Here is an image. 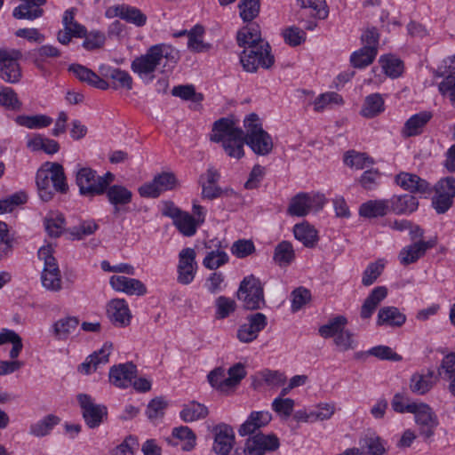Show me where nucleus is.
Returning a JSON list of instances; mask_svg holds the SVG:
<instances>
[{
  "label": "nucleus",
  "mask_w": 455,
  "mask_h": 455,
  "mask_svg": "<svg viewBox=\"0 0 455 455\" xmlns=\"http://www.w3.org/2000/svg\"><path fill=\"white\" fill-rule=\"evenodd\" d=\"M245 132L228 118L214 123L212 140L221 142L226 154L232 158L240 159L244 156L243 147L247 144L259 156H267L273 149L271 136L263 130L259 116L252 113L243 121Z\"/></svg>",
  "instance_id": "obj_1"
},
{
  "label": "nucleus",
  "mask_w": 455,
  "mask_h": 455,
  "mask_svg": "<svg viewBox=\"0 0 455 455\" xmlns=\"http://www.w3.org/2000/svg\"><path fill=\"white\" fill-rule=\"evenodd\" d=\"M180 59L179 52L170 44H155L145 54L135 58L131 64L132 70L146 84L155 79L154 73L160 68L161 73L173 69Z\"/></svg>",
  "instance_id": "obj_2"
},
{
  "label": "nucleus",
  "mask_w": 455,
  "mask_h": 455,
  "mask_svg": "<svg viewBox=\"0 0 455 455\" xmlns=\"http://www.w3.org/2000/svg\"><path fill=\"white\" fill-rule=\"evenodd\" d=\"M36 183L40 198L50 201L54 192L66 193L68 190L63 166L58 163H46L36 172Z\"/></svg>",
  "instance_id": "obj_3"
},
{
  "label": "nucleus",
  "mask_w": 455,
  "mask_h": 455,
  "mask_svg": "<svg viewBox=\"0 0 455 455\" xmlns=\"http://www.w3.org/2000/svg\"><path fill=\"white\" fill-rule=\"evenodd\" d=\"M52 253L53 248L48 244L38 250L37 256L44 261L41 275L42 285L50 291L58 292L62 289V279L57 260Z\"/></svg>",
  "instance_id": "obj_4"
},
{
  "label": "nucleus",
  "mask_w": 455,
  "mask_h": 455,
  "mask_svg": "<svg viewBox=\"0 0 455 455\" xmlns=\"http://www.w3.org/2000/svg\"><path fill=\"white\" fill-rule=\"evenodd\" d=\"M243 68L247 72H256L261 67L269 68L275 61L270 52V46L267 41L259 44L245 46L240 57Z\"/></svg>",
  "instance_id": "obj_5"
},
{
  "label": "nucleus",
  "mask_w": 455,
  "mask_h": 455,
  "mask_svg": "<svg viewBox=\"0 0 455 455\" xmlns=\"http://www.w3.org/2000/svg\"><path fill=\"white\" fill-rule=\"evenodd\" d=\"M237 299L246 309L256 310L265 307L264 287L260 280L252 275L244 277L240 283Z\"/></svg>",
  "instance_id": "obj_6"
},
{
  "label": "nucleus",
  "mask_w": 455,
  "mask_h": 455,
  "mask_svg": "<svg viewBox=\"0 0 455 455\" xmlns=\"http://www.w3.org/2000/svg\"><path fill=\"white\" fill-rule=\"evenodd\" d=\"M324 203L323 195L299 193L291 199L287 213L291 216L304 217L313 209H322Z\"/></svg>",
  "instance_id": "obj_7"
},
{
  "label": "nucleus",
  "mask_w": 455,
  "mask_h": 455,
  "mask_svg": "<svg viewBox=\"0 0 455 455\" xmlns=\"http://www.w3.org/2000/svg\"><path fill=\"white\" fill-rule=\"evenodd\" d=\"M22 54L14 49H0V77L7 83L15 84L21 77L18 60Z\"/></svg>",
  "instance_id": "obj_8"
},
{
  "label": "nucleus",
  "mask_w": 455,
  "mask_h": 455,
  "mask_svg": "<svg viewBox=\"0 0 455 455\" xmlns=\"http://www.w3.org/2000/svg\"><path fill=\"white\" fill-rule=\"evenodd\" d=\"M77 400L82 408L85 423L90 428L99 427L103 422L104 418H107V407L95 403L90 395L79 394Z\"/></svg>",
  "instance_id": "obj_9"
},
{
  "label": "nucleus",
  "mask_w": 455,
  "mask_h": 455,
  "mask_svg": "<svg viewBox=\"0 0 455 455\" xmlns=\"http://www.w3.org/2000/svg\"><path fill=\"white\" fill-rule=\"evenodd\" d=\"M196 253L193 248H184L179 253L177 266V281L181 284H189L195 279L198 266L196 260Z\"/></svg>",
  "instance_id": "obj_10"
},
{
  "label": "nucleus",
  "mask_w": 455,
  "mask_h": 455,
  "mask_svg": "<svg viewBox=\"0 0 455 455\" xmlns=\"http://www.w3.org/2000/svg\"><path fill=\"white\" fill-rule=\"evenodd\" d=\"M267 324V316L262 313H254L247 315L245 322L237 330L236 337L243 343H251L255 340L259 332Z\"/></svg>",
  "instance_id": "obj_11"
},
{
  "label": "nucleus",
  "mask_w": 455,
  "mask_h": 455,
  "mask_svg": "<svg viewBox=\"0 0 455 455\" xmlns=\"http://www.w3.org/2000/svg\"><path fill=\"white\" fill-rule=\"evenodd\" d=\"M177 179L172 172H163L156 175L151 182L143 184L139 188L142 197H158L163 192L173 189L177 185Z\"/></svg>",
  "instance_id": "obj_12"
},
{
  "label": "nucleus",
  "mask_w": 455,
  "mask_h": 455,
  "mask_svg": "<svg viewBox=\"0 0 455 455\" xmlns=\"http://www.w3.org/2000/svg\"><path fill=\"white\" fill-rule=\"evenodd\" d=\"M280 446L279 439L275 435L257 434L249 437L245 443V455H265L275 451Z\"/></svg>",
  "instance_id": "obj_13"
},
{
  "label": "nucleus",
  "mask_w": 455,
  "mask_h": 455,
  "mask_svg": "<svg viewBox=\"0 0 455 455\" xmlns=\"http://www.w3.org/2000/svg\"><path fill=\"white\" fill-rule=\"evenodd\" d=\"M411 413L415 415V422L419 427L420 434L425 438L431 437L438 425V419L429 405L423 403H416Z\"/></svg>",
  "instance_id": "obj_14"
},
{
  "label": "nucleus",
  "mask_w": 455,
  "mask_h": 455,
  "mask_svg": "<svg viewBox=\"0 0 455 455\" xmlns=\"http://www.w3.org/2000/svg\"><path fill=\"white\" fill-rule=\"evenodd\" d=\"M76 181L79 187L80 194L85 196H95L102 194V185L98 184L96 171L89 167L78 169Z\"/></svg>",
  "instance_id": "obj_15"
},
{
  "label": "nucleus",
  "mask_w": 455,
  "mask_h": 455,
  "mask_svg": "<svg viewBox=\"0 0 455 455\" xmlns=\"http://www.w3.org/2000/svg\"><path fill=\"white\" fill-rule=\"evenodd\" d=\"M105 15L108 19L119 17L138 27H142L147 22V16L140 9L127 4L109 6L106 10Z\"/></svg>",
  "instance_id": "obj_16"
},
{
  "label": "nucleus",
  "mask_w": 455,
  "mask_h": 455,
  "mask_svg": "<svg viewBox=\"0 0 455 455\" xmlns=\"http://www.w3.org/2000/svg\"><path fill=\"white\" fill-rule=\"evenodd\" d=\"M136 375L135 364L132 363H120L110 368L109 381L116 387L126 388L132 386Z\"/></svg>",
  "instance_id": "obj_17"
},
{
  "label": "nucleus",
  "mask_w": 455,
  "mask_h": 455,
  "mask_svg": "<svg viewBox=\"0 0 455 455\" xmlns=\"http://www.w3.org/2000/svg\"><path fill=\"white\" fill-rule=\"evenodd\" d=\"M99 70L102 76L112 81L113 89L127 91L132 89L133 79L127 71L108 65L100 66Z\"/></svg>",
  "instance_id": "obj_18"
},
{
  "label": "nucleus",
  "mask_w": 455,
  "mask_h": 455,
  "mask_svg": "<svg viewBox=\"0 0 455 455\" xmlns=\"http://www.w3.org/2000/svg\"><path fill=\"white\" fill-rule=\"evenodd\" d=\"M111 287L128 295L142 296L147 293L145 284L138 279L124 275H112L109 279Z\"/></svg>",
  "instance_id": "obj_19"
},
{
  "label": "nucleus",
  "mask_w": 455,
  "mask_h": 455,
  "mask_svg": "<svg viewBox=\"0 0 455 455\" xmlns=\"http://www.w3.org/2000/svg\"><path fill=\"white\" fill-rule=\"evenodd\" d=\"M435 240L419 241L403 248L399 253L401 264L409 265L423 257L428 249L435 247Z\"/></svg>",
  "instance_id": "obj_20"
},
{
  "label": "nucleus",
  "mask_w": 455,
  "mask_h": 455,
  "mask_svg": "<svg viewBox=\"0 0 455 455\" xmlns=\"http://www.w3.org/2000/svg\"><path fill=\"white\" fill-rule=\"evenodd\" d=\"M111 351L112 344L105 343L99 351L87 357L86 361L79 366V371L90 374L97 371L100 366L107 364L109 361Z\"/></svg>",
  "instance_id": "obj_21"
},
{
  "label": "nucleus",
  "mask_w": 455,
  "mask_h": 455,
  "mask_svg": "<svg viewBox=\"0 0 455 455\" xmlns=\"http://www.w3.org/2000/svg\"><path fill=\"white\" fill-rule=\"evenodd\" d=\"M395 180L400 187L412 193L428 195L431 192L430 184L416 174L402 172L396 176Z\"/></svg>",
  "instance_id": "obj_22"
},
{
  "label": "nucleus",
  "mask_w": 455,
  "mask_h": 455,
  "mask_svg": "<svg viewBox=\"0 0 455 455\" xmlns=\"http://www.w3.org/2000/svg\"><path fill=\"white\" fill-rule=\"evenodd\" d=\"M68 70L83 83L100 90H108L110 84L103 78L100 77L95 72L80 64H72Z\"/></svg>",
  "instance_id": "obj_23"
},
{
  "label": "nucleus",
  "mask_w": 455,
  "mask_h": 455,
  "mask_svg": "<svg viewBox=\"0 0 455 455\" xmlns=\"http://www.w3.org/2000/svg\"><path fill=\"white\" fill-rule=\"evenodd\" d=\"M387 293L388 291L386 286L375 287L366 297L361 307V318H371L378 306L387 298Z\"/></svg>",
  "instance_id": "obj_24"
},
{
  "label": "nucleus",
  "mask_w": 455,
  "mask_h": 455,
  "mask_svg": "<svg viewBox=\"0 0 455 455\" xmlns=\"http://www.w3.org/2000/svg\"><path fill=\"white\" fill-rule=\"evenodd\" d=\"M108 315L112 323L119 326L130 323L131 314L124 299H112L108 305Z\"/></svg>",
  "instance_id": "obj_25"
},
{
  "label": "nucleus",
  "mask_w": 455,
  "mask_h": 455,
  "mask_svg": "<svg viewBox=\"0 0 455 455\" xmlns=\"http://www.w3.org/2000/svg\"><path fill=\"white\" fill-rule=\"evenodd\" d=\"M22 4L13 10V17L16 19L35 20L41 17L43 10L40 8L45 0H20Z\"/></svg>",
  "instance_id": "obj_26"
},
{
  "label": "nucleus",
  "mask_w": 455,
  "mask_h": 455,
  "mask_svg": "<svg viewBox=\"0 0 455 455\" xmlns=\"http://www.w3.org/2000/svg\"><path fill=\"white\" fill-rule=\"evenodd\" d=\"M406 322V316L395 307H381L378 313L377 324L401 327Z\"/></svg>",
  "instance_id": "obj_27"
},
{
  "label": "nucleus",
  "mask_w": 455,
  "mask_h": 455,
  "mask_svg": "<svg viewBox=\"0 0 455 455\" xmlns=\"http://www.w3.org/2000/svg\"><path fill=\"white\" fill-rule=\"evenodd\" d=\"M388 201L390 210L395 214L411 213L419 206L417 198L411 195L394 196Z\"/></svg>",
  "instance_id": "obj_28"
},
{
  "label": "nucleus",
  "mask_w": 455,
  "mask_h": 455,
  "mask_svg": "<svg viewBox=\"0 0 455 455\" xmlns=\"http://www.w3.org/2000/svg\"><path fill=\"white\" fill-rule=\"evenodd\" d=\"M390 211L388 200H369L361 204L359 215L364 218H378L385 216Z\"/></svg>",
  "instance_id": "obj_29"
},
{
  "label": "nucleus",
  "mask_w": 455,
  "mask_h": 455,
  "mask_svg": "<svg viewBox=\"0 0 455 455\" xmlns=\"http://www.w3.org/2000/svg\"><path fill=\"white\" fill-rule=\"evenodd\" d=\"M431 117V113L427 111L413 115L406 121L403 129V135L411 137L420 134Z\"/></svg>",
  "instance_id": "obj_30"
},
{
  "label": "nucleus",
  "mask_w": 455,
  "mask_h": 455,
  "mask_svg": "<svg viewBox=\"0 0 455 455\" xmlns=\"http://www.w3.org/2000/svg\"><path fill=\"white\" fill-rule=\"evenodd\" d=\"M78 323L79 321L75 316H67L57 320L52 324L54 338L58 340H66L76 330Z\"/></svg>",
  "instance_id": "obj_31"
},
{
  "label": "nucleus",
  "mask_w": 455,
  "mask_h": 455,
  "mask_svg": "<svg viewBox=\"0 0 455 455\" xmlns=\"http://www.w3.org/2000/svg\"><path fill=\"white\" fill-rule=\"evenodd\" d=\"M172 438V444L180 445L183 451H191L196 445V435L188 427L173 428Z\"/></svg>",
  "instance_id": "obj_32"
},
{
  "label": "nucleus",
  "mask_w": 455,
  "mask_h": 455,
  "mask_svg": "<svg viewBox=\"0 0 455 455\" xmlns=\"http://www.w3.org/2000/svg\"><path fill=\"white\" fill-rule=\"evenodd\" d=\"M208 414V408L204 404L196 401H191L184 404L180 412L181 419L185 422H193L205 419Z\"/></svg>",
  "instance_id": "obj_33"
},
{
  "label": "nucleus",
  "mask_w": 455,
  "mask_h": 455,
  "mask_svg": "<svg viewBox=\"0 0 455 455\" xmlns=\"http://www.w3.org/2000/svg\"><path fill=\"white\" fill-rule=\"evenodd\" d=\"M108 202L118 211V205H125L132 202V193L128 188L121 185H112L105 191Z\"/></svg>",
  "instance_id": "obj_34"
},
{
  "label": "nucleus",
  "mask_w": 455,
  "mask_h": 455,
  "mask_svg": "<svg viewBox=\"0 0 455 455\" xmlns=\"http://www.w3.org/2000/svg\"><path fill=\"white\" fill-rule=\"evenodd\" d=\"M379 62L385 75L390 78H397L403 72V61L392 54L383 55Z\"/></svg>",
  "instance_id": "obj_35"
},
{
  "label": "nucleus",
  "mask_w": 455,
  "mask_h": 455,
  "mask_svg": "<svg viewBox=\"0 0 455 455\" xmlns=\"http://www.w3.org/2000/svg\"><path fill=\"white\" fill-rule=\"evenodd\" d=\"M294 236L306 247H314L318 240L317 231L308 223L297 224L293 228Z\"/></svg>",
  "instance_id": "obj_36"
},
{
  "label": "nucleus",
  "mask_w": 455,
  "mask_h": 455,
  "mask_svg": "<svg viewBox=\"0 0 455 455\" xmlns=\"http://www.w3.org/2000/svg\"><path fill=\"white\" fill-rule=\"evenodd\" d=\"M362 449H365L371 455H383L386 453L387 442L378 435L371 433L360 440Z\"/></svg>",
  "instance_id": "obj_37"
},
{
  "label": "nucleus",
  "mask_w": 455,
  "mask_h": 455,
  "mask_svg": "<svg viewBox=\"0 0 455 455\" xmlns=\"http://www.w3.org/2000/svg\"><path fill=\"white\" fill-rule=\"evenodd\" d=\"M173 225L183 235L193 236L200 226L199 221L190 213L183 212L174 221Z\"/></svg>",
  "instance_id": "obj_38"
},
{
  "label": "nucleus",
  "mask_w": 455,
  "mask_h": 455,
  "mask_svg": "<svg viewBox=\"0 0 455 455\" xmlns=\"http://www.w3.org/2000/svg\"><path fill=\"white\" fill-rule=\"evenodd\" d=\"M376 56L377 52L374 48L362 47L351 54L350 62L355 68H363L371 65Z\"/></svg>",
  "instance_id": "obj_39"
},
{
  "label": "nucleus",
  "mask_w": 455,
  "mask_h": 455,
  "mask_svg": "<svg viewBox=\"0 0 455 455\" xmlns=\"http://www.w3.org/2000/svg\"><path fill=\"white\" fill-rule=\"evenodd\" d=\"M384 111V100L380 94L373 93L365 98L361 114L364 117L371 118Z\"/></svg>",
  "instance_id": "obj_40"
},
{
  "label": "nucleus",
  "mask_w": 455,
  "mask_h": 455,
  "mask_svg": "<svg viewBox=\"0 0 455 455\" xmlns=\"http://www.w3.org/2000/svg\"><path fill=\"white\" fill-rule=\"evenodd\" d=\"M59 422L60 419L57 416L49 414L36 423L32 424L29 427V433L36 437L45 436Z\"/></svg>",
  "instance_id": "obj_41"
},
{
  "label": "nucleus",
  "mask_w": 455,
  "mask_h": 455,
  "mask_svg": "<svg viewBox=\"0 0 455 455\" xmlns=\"http://www.w3.org/2000/svg\"><path fill=\"white\" fill-rule=\"evenodd\" d=\"M347 324V319L343 315H338L331 319L326 324L322 325L318 331L324 339L331 337H333L334 339L336 335L339 334L346 329L345 327Z\"/></svg>",
  "instance_id": "obj_42"
},
{
  "label": "nucleus",
  "mask_w": 455,
  "mask_h": 455,
  "mask_svg": "<svg viewBox=\"0 0 455 455\" xmlns=\"http://www.w3.org/2000/svg\"><path fill=\"white\" fill-rule=\"evenodd\" d=\"M5 343L12 344L9 355L11 359H16L23 347L21 338L12 330L3 329L0 331V346Z\"/></svg>",
  "instance_id": "obj_43"
},
{
  "label": "nucleus",
  "mask_w": 455,
  "mask_h": 455,
  "mask_svg": "<svg viewBox=\"0 0 455 455\" xmlns=\"http://www.w3.org/2000/svg\"><path fill=\"white\" fill-rule=\"evenodd\" d=\"M16 123L28 129H41L49 126L52 119L45 115L35 116H18L15 119Z\"/></svg>",
  "instance_id": "obj_44"
},
{
  "label": "nucleus",
  "mask_w": 455,
  "mask_h": 455,
  "mask_svg": "<svg viewBox=\"0 0 455 455\" xmlns=\"http://www.w3.org/2000/svg\"><path fill=\"white\" fill-rule=\"evenodd\" d=\"M237 43L239 46L245 47L256 44H259L260 41H264L261 38L259 28L256 25L244 28L237 33Z\"/></svg>",
  "instance_id": "obj_45"
},
{
  "label": "nucleus",
  "mask_w": 455,
  "mask_h": 455,
  "mask_svg": "<svg viewBox=\"0 0 455 455\" xmlns=\"http://www.w3.org/2000/svg\"><path fill=\"white\" fill-rule=\"evenodd\" d=\"M295 253L290 242L283 241L275 249L274 260L279 266H287L294 259Z\"/></svg>",
  "instance_id": "obj_46"
},
{
  "label": "nucleus",
  "mask_w": 455,
  "mask_h": 455,
  "mask_svg": "<svg viewBox=\"0 0 455 455\" xmlns=\"http://www.w3.org/2000/svg\"><path fill=\"white\" fill-rule=\"evenodd\" d=\"M65 225V220L60 212H50L44 220V226L49 235L58 237L61 235Z\"/></svg>",
  "instance_id": "obj_47"
},
{
  "label": "nucleus",
  "mask_w": 455,
  "mask_h": 455,
  "mask_svg": "<svg viewBox=\"0 0 455 455\" xmlns=\"http://www.w3.org/2000/svg\"><path fill=\"white\" fill-rule=\"evenodd\" d=\"M215 318L221 320L228 317L236 309L235 301L226 296H220L215 299Z\"/></svg>",
  "instance_id": "obj_48"
},
{
  "label": "nucleus",
  "mask_w": 455,
  "mask_h": 455,
  "mask_svg": "<svg viewBox=\"0 0 455 455\" xmlns=\"http://www.w3.org/2000/svg\"><path fill=\"white\" fill-rule=\"evenodd\" d=\"M99 228L98 224L92 220H83L77 226L68 229L69 235L76 240H81L85 236L92 235Z\"/></svg>",
  "instance_id": "obj_49"
},
{
  "label": "nucleus",
  "mask_w": 455,
  "mask_h": 455,
  "mask_svg": "<svg viewBox=\"0 0 455 455\" xmlns=\"http://www.w3.org/2000/svg\"><path fill=\"white\" fill-rule=\"evenodd\" d=\"M259 380L264 382L267 386L275 388L279 387L286 382V376L279 371H272L265 369L258 373Z\"/></svg>",
  "instance_id": "obj_50"
},
{
  "label": "nucleus",
  "mask_w": 455,
  "mask_h": 455,
  "mask_svg": "<svg viewBox=\"0 0 455 455\" xmlns=\"http://www.w3.org/2000/svg\"><path fill=\"white\" fill-rule=\"evenodd\" d=\"M204 29L202 26H195L188 33V47L194 52H201L209 48V46L203 42V35Z\"/></svg>",
  "instance_id": "obj_51"
},
{
  "label": "nucleus",
  "mask_w": 455,
  "mask_h": 455,
  "mask_svg": "<svg viewBox=\"0 0 455 455\" xmlns=\"http://www.w3.org/2000/svg\"><path fill=\"white\" fill-rule=\"evenodd\" d=\"M432 387V374H413L410 381L411 390L418 395H424Z\"/></svg>",
  "instance_id": "obj_52"
},
{
  "label": "nucleus",
  "mask_w": 455,
  "mask_h": 455,
  "mask_svg": "<svg viewBox=\"0 0 455 455\" xmlns=\"http://www.w3.org/2000/svg\"><path fill=\"white\" fill-rule=\"evenodd\" d=\"M344 162L347 166L362 170L373 164V160L365 153L349 151L346 154Z\"/></svg>",
  "instance_id": "obj_53"
},
{
  "label": "nucleus",
  "mask_w": 455,
  "mask_h": 455,
  "mask_svg": "<svg viewBox=\"0 0 455 455\" xmlns=\"http://www.w3.org/2000/svg\"><path fill=\"white\" fill-rule=\"evenodd\" d=\"M441 379L448 384L455 379V353H451L443 357L438 370Z\"/></svg>",
  "instance_id": "obj_54"
},
{
  "label": "nucleus",
  "mask_w": 455,
  "mask_h": 455,
  "mask_svg": "<svg viewBox=\"0 0 455 455\" xmlns=\"http://www.w3.org/2000/svg\"><path fill=\"white\" fill-rule=\"evenodd\" d=\"M240 16L243 21L254 20L259 13L260 0H241L238 4Z\"/></svg>",
  "instance_id": "obj_55"
},
{
  "label": "nucleus",
  "mask_w": 455,
  "mask_h": 455,
  "mask_svg": "<svg viewBox=\"0 0 455 455\" xmlns=\"http://www.w3.org/2000/svg\"><path fill=\"white\" fill-rule=\"evenodd\" d=\"M228 261V254L221 250L212 251L203 260L204 266L211 270L219 268Z\"/></svg>",
  "instance_id": "obj_56"
},
{
  "label": "nucleus",
  "mask_w": 455,
  "mask_h": 455,
  "mask_svg": "<svg viewBox=\"0 0 455 455\" xmlns=\"http://www.w3.org/2000/svg\"><path fill=\"white\" fill-rule=\"evenodd\" d=\"M342 103V98L336 92H326L318 96L314 101V109L317 112L323 111L332 105Z\"/></svg>",
  "instance_id": "obj_57"
},
{
  "label": "nucleus",
  "mask_w": 455,
  "mask_h": 455,
  "mask_svg": "<svg viewBox=\"0 0 455 455\" xmlns=\"http://www.w3.org/2000/svg\"><path fill=\"white\" fill-rule=\"evenodd\" d=\"M333 342L337 348L341 352L353 350L356 347V341L354 339V334L345 329L339 334L336 335L333 339Z\"/></svg>",
  "instance_id": "obj_58"
},
{
  "label": "nucleus",
  "mask_w": 455,
  "mask_h": 455,
  "mask_svg": "<svg viewBox=\"0 0 455 455\" xmlns=\"http://www.w3.org/2000/svg\"><path fill=\"white\" fill-rule=\"evenodd\" d=\"M311 299L310 291L299 287L293 290L291 293V311L297 312L303 307Z\"/></svg>",
  "instance_id": "obj_59"
},
{
  "label": "nucleus",
  "mask_w": 455,
  "mask_h": 455,
  "mask_svg": "<svg viewBox=\"0 0 455 455\" xmlns=\"http://www.w3.org/2000/svg\"><path fill=\"white\" fill-rule=\"evenodd\" d=\"M384 264L380 261L370 263L363 273L362 283L364 286L371 285L381 275Z\"/></svg>",
  "instance_id": "obj_60"
},
{
  "label": "nucleus",
  "mask_w": 455,
  "mask_h": 455,
  "mask_svg": "<svg viewBox=\"0 0 455 455\" xmlns=\"http://www.w3.org/2000/svg\"><path fill=\"white\" fill-rule=\"evenodd\" d=\"M366 354L375 356L380 360H389L393 362H399L402 360V356L387 346L373 347L368 350Z\"/></svg>",
  "instance_id": "obj_61"
},
{
  "label": "nucleus",
  "mask_w": 455,
  "mask_h": 455,
  "mask_svg": "<svg viewBox=\"0 0 455 455\" xmlns=\"http://www.w3.org/2000/svg\"><path fill=\"white\" fill-rule=\"evenodd\" d=\"M294 400L291 398L276 397L272 402V409L284 419H288L294 409Z\"/></svg>",
  "instance_id": "obj_62"
},
{
  "label": "nucleus",
  "mask_w": 455,
  "mask_h": 455,
  "mask_svg": "<svg viewBox=\"0 0 455 455\" xmlns=\"http://www.w3.org/2000/svg\"><path fill=\"white\" fill-rule=\"evenodd\" d=\"M0 105L12 110L20 108V102L18 100L17 94L10 87H0Z\"/></svg>",
  "instance_id": "obj_63"
},
{
  "label": "nucleus",
  "mask_w": 455,
  "mask_h": 455,
  "mask_svg": "<svg viewBox=\"0 0 455 455\" xmlns=\"http://www.w3.org/2000/svg\"><path fill=\"white\" fill-rule=\"evenodd\" d=\"M437 77H451L455 79V55L444 59L442 64L435 71Z\"/></svg>",
  "instance_id": "obj_64"
}]
</instances>
